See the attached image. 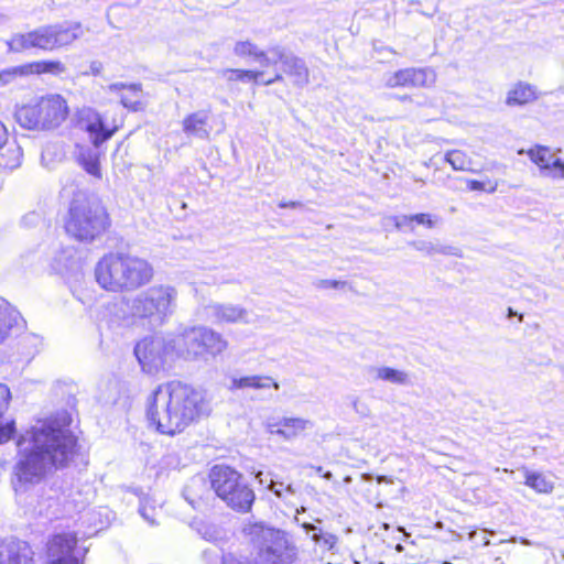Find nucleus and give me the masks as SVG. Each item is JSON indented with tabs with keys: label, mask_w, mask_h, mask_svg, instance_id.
Masks as SVG:
<instances>
[{
	"label": "nucleus",
	"mask_w": 564,
	"mask_h": 564,
	"mask_svg": "<svg viewBox=\"0 0 564 564\" xmlns=\"http://www.w3.org/2000/svg\"><path fill=\"white\" fill-rule=\"evenodd\" d=\"M520 542L524 545H531V542L527 539H521Z\"/></svg>",
	"instance_id": "4d7b16f0"
},
{
	"label": "nucleus",
	"mask_w": 564,
	"mask_h": 564,
	"mask_svg": "<svg viewBox=\"0 0 564 564\" xmlns=\"http://www.w3.org/2000/svg\"><path fill=\"white\" fill-rule=\"evenodd\" d=\"M315 470H316L317 474H322L323 473V467L317 466V467H315Z\"/></svg>",
	"instance_id": "13d9d810"
},
{
	"label": "nucleus",
	"mask_w": 564,
	"mask_h": 564,
	"mask_svg": "<svg viewBox=\"0 0 564 564\" xmlns=\"http://www.w3.org/2000/svg\"><path fill=\"white\" fill-rule=\"evenodd\" d=\"M134 354L144 371L154 372L173 360L175 340L166 341L160 336L144 338L137 344Z\"/></svg>",
	"instance_id": "1a4fd4ad"
},
{
	"label": "nucleus",
	"mask_w": 564,
	"mask_h": 564,
	"mask_svg": "<svg viewBox=\"0 0 564 564\" xmlns=\"http://www.w3.org/2000/svg\"><path fill=\"white\" fill-rule=\"evenodd\" d=\"M413 221H415L419 225H423L427 228H433L437 224V218L427 213H420L413 215Z\"/></svg>",
	"instance_id": "ea45409f"
},
{
	"label": "nucleus",
	"mask_w": 564,
	"mask_h": 564,
	"mask_svg": "<svg viewBox=\"0 0 564 564\" xmlns=\"http://www.w3.org/2000/svg\"><path fill=\"white\" fill-rule=\"evenodd\" d=\"M78 122L83 130L88 133L89 140L95 147H99L109 140L119 129L116 121L106 123L101 115L90 107L78 111Z\"/></svg>",
	"instance_id": "9b49d317"
},
{
	"label": "nucleus",
	"mask_w": 564,
	"mask_h": 564,
	"mask_svg": "<svg viewBox=\"0 0 564 564\" xmlns=\"http://www.w3.org/2000/svg\"><path fill=\"white\" fill-rule=\"evenodd\" d=\"M66 99L58 94H50L36 101L20 107L17 120L26 129L51 130L61 126L68 116Z\"/></svg>",
	"instance_id": "20e7f679"
},
{
	"label": "nucleus",
	"mask_w": 564,
	"mask_h": 564,
	"mask_svg": "<svg viewBox=\"0 0 564 564\" xmlns=\"http://www.w3.org/2000/svg\"><path fill=\"white\" fill-rule=\"evenodd\" d=\"M558 151H553L547 147L535 145L529 150H519V154H527L530 160L539 166L543 176L552 180H564V162L557 155Z\"/></svg>",
	"instance_id": "f8f14e48"
},
{
	"label": "nucleus",
	"mask_w": 564,
	"mask_h": 564,
	"mask_svg": "<svg viewBox=\"0 0 564 564\" xmlns=\"http://www.w3.org/2000/svg\"><path fill=\"white\" fill-rule=\"evenodd\" d=\"M524 485L542 495H549L554 490V482L549 476L528 469L524 470Z\"/></svg>",
	"instance_id": "c85d7f7f"
},
{
	"label": "nucleus",
	"mask_w": 564,
	"mask_h": 564,
	"mask_svg": "<svg viewBox=\"0 0 564 564\" xmlns=\"http://www.w3.org/2000/svg\"><path fill=\"white\" fill-rule=\"evenodd\" d=\"M535 98L534 87L529 84L519 83L508 91L506 104L509 106H521L533 101Z\"/></svg>",
	"instance_id": "a878e982"
},
{
	"label": "nucleus",
	"mask_w": 564,
	"mask_h": 564,
	"mask_svg": "<svg viewBox=\"0 0 564 564\" xmlns=\"http://www.w3.org/2000/svg\"><path fill=\"white\" fill-rule=\"evenodd\" d=\"M212 487L219 498L232 509L248 511L253 502V491L240 482V474L228 466L217 465L210 471Z\"/></svg>",
	"instance_id": "0eeeda50"
},
{
	"label": "nucleus",
	"mask_w": 564,
	"mask_h": 564,
	"mask_svg": "<svg viewBox=\"0 0 564 564\" xmlns=\"http://www.w3.org/2000/svg\"><path fill=\"white\" fill-rule=\"evenodd\" d=\"M80 162L87 173L96 177H101L99 155L96 152L87 151L82 153Z\"/></svg>",
	"instance_id": "f704fd0d"
},
{
	"label": "nucleus",
	"mask_w": 564,
	"mask_h": 564,
	"mask_svg": "<svg viewBox=\"0 0 564 564\" xmlns=\"http://www.w3.org/2000/svg\"><path fill=\"white\" fill-rule=\"evenodd\" d=\"M21 318L20 313L8 302L0 300V344L6 339L9 330Z\"/></svg>",
	"instance_id": "bb28decb"
},
{
	"label": "nucleus",
	"mask_w": 564,
	"mask_h": 564,
	"mask_svg": "<svg viewBox=\"0 0 564 564\" xmlns=\"http://www.w3.org/2000/svg\"><path fill=\"white\" fill-rule=\"evenodd\" d=\"M489 544H490V540H489V539H486V540L484 541V545H489Z\"/></svg>",
	"instance_id": "e2e57ef3"
},
{
	"label": "nucleus",
	"mask_w": 564,
	"mask_h": 564,
	"mask_svg": "<svg viewBox=\"0 0 564 564\" xmlns=\"http://www.w3.org/2000/svg\"><path fill=\"white\" fill-rule=\"evenodd\" d=\"M268 488L274 492V495L279 498H285L284 496V484L283 482H276L272 479H270L268 484Z\"/></svg>",
	"instance_id": "37998d69"
},
{
	"label": "nucleus",
	"mask_w": 564,
	"mask_h": 564,
	"mask_svg": "<svg viewBox=\"0 0 564 564\" xmlns=\"http://www.w3.org/2000/svg\"><path fill=\"white\" fill-rule=\"evenodd\" d=\"M11 400V391L9 387L0 382V444L12 438L15 433V423L13 420L3 421L2 416L8 410Z\"/></svg>",
	"instance_id": "4be33fe9"
},
{
	"label": "nucleus",
	"mask_w": 564,
	"mask_h": 564,
	"mask_svg": "<svg viewBox=\"0 0 564 564\" xmlns=\"http://www.w3.org/2000/svg\"><path fill=\"white\" fill-rule=\"evenodd\" d=\"M74 435L56 420L39 421L18 440L20 458L14 467L17 492L39 484L54 467L64 466L74 455Z\"/></svg>",
	"instance_id": "f257e3e1"
},
{
	"label": "nucleus",
	"mask_w": 564,
	"mask_h": 564,
	"mask_svg": "<svg viewBox=\"0 0 564 564\" xmlns=\"http://www.w3.org/2000/svg\"><path fill=\"white\" fill-rule=\"evenodd\" d=\"M443 564H451L449 562H444Z\"/></svg>",
	"instance_id": "774afa93"
},
{
	"label": "nucleus",
	"mask_w": 564,
	"mask_h": 564,
	"mask_svg": "<svg viewBox=\"0 0 564 564\" xmlns=\"http://www.w3.org/2000/svg\"><path fill=\"white\" fill-rule=\"evenodd\" d=\"M109 93L117 94L121 105L132 111H141L145 108L143 93L139 84L115 83L106 87Z\"/></svg>",
	"instance_id": "dca6fc26"
},
{
	"label": "nucleus",
	"mask_w": 564,
	"mask_h": 564,
	"mask_svg": "<svg viewBox=\"0 0 564 564\" xmlns=\"http://www.w3.org/2000/svg\"><path fill=\"white\" fill-rule=\"evenodd\" d=\"M285 494H290V495H294L295 494V489L293 488L292 485L284 486V495Z\"/></svg>",
	"instance_id": "8fccbe9b"
},
{
	"label": "nucleus",
	"mask_w": 564,
	"mask_h": 564,
	"mask_svg": "<svg viewBox=\"0 0 564 564\" xmlns=\"http://www.w3.org/2000/svg\"><path fill=\"white\" fill-rule=\"evenodd\" d=\"M252 534L260 558L268 564H292L296 560V547L285 533L272 528L254 527Z\"/></svg>",
	"instance_id": "6e6552de"
},
{
	"label": "nucleus",
	"mask_w": 564,
	"mask_h": 564,
	"mask_svg": "<svg viewBox=\"0 0 564 564\" xmlns=\"http://www.w3.org/2000/svg\"><path fill=\"white\" fill-rule=\"evenodd\" d=\"M32 554L24 541H0V564H30Z\"/></svg>",
	"instance_id": "a211bd4d"
},
{
	"label": "nucleus",
	"mask_w": 564,
	"mask_h": 564,
	"mask_svg": "<svg viewBox=\"0 0 564 564\" xmlns=\"http://www.w3.org/2000/svg\"><path fill=\"white\" fill-rule=\"evenodd\" d=\"M273 387L275 390H279L280 386L276 381H274L271 377L268 376H245V377H232L230 379V384L228 387L229 390H243V389H254L262 390Z\"/></svg>",
	"instance_id": "412c9836"
},
{
	"label": "nucleus",
	"mask_w": 564,
	"mask_h": 564,
	"mask_svg": "<svg viewBox=\"0 0 564 564\" xmlns=\"http://www.w3.org/2000/svg\"><path fill=\"white\" fill-rule=\"evenodd\" d=\"M323 477H324L325 479H328V480H329V479H332L333 475H332V473H330V471H326V473H324V474H323Z\"/></svg>",
	"instance_id": "864d4df0"
},
{
	"label": "nucleus",
	"mask_w": 564,
	"mask_h": 564,
	"mask_svg": "<svg viewBox=\"0 0 564 564\" xmlns=\"http://www.w3.org/2000/svg\"><path fill=\"white\" fill-rule=\"evenodd\" d=\"M395 550H397L398 552H402V551H403V546H402L401 544H398V545L395 546Z\"/></svg>",
	"instance_id": "052dcab7"
},
{
	"label": "nucleus",
	"mask_w": 564,
	"mask_h": 564,
	"mask_svg": "<svg viewBox=\"0 0 564 564\" xmlns=\"http://www.w3.org/2000/svg\"><path fill=\"white\" fill-rule=\"evenodd\" d=\"M8 52L21 53L29 50H36L35 40L32 30L29 32H18L12 34L6 41Z\"/></svg>",
	"instance_id": "7c9ffc66"
},
{
	"label": "nucleus",
	"mask_w": 564,
	"mask_h": 564,
	"mask_svg": "<svg viewBox=\"0 0 564 564\" xmlns=\"http://www.w3.org/2000/svg\"><path fill=\"white\" fill-rule=\"evenodd\" d=\"M177 295L178 292L174 285L154 284L133 297L131 313L134 317L162 322L173 313Z\"/></svg>",
	"instance_id": "423d86ee"
},
{
	"label": "nucleus",
	"mask_w": 564,
	"mask_h": 564,
	"mask_svg": "<svg viewBox=\"0 0 564 564\" xmlns=\"http://www.w3.org/2000/svg\"><path fill=\"white\" fill-rule=\"evenodd\" d=\"M394 225L397 228H403V227H411V224L413 223V215H404L401 217H394Z\"/></svg>",
	"instance_id": "c03bdc74"
},
{
	"label": "nucleus",
	"mask_w": 564,
	"mask_h": 564,
	"mask_svg": "<svg viewBox=\"0 0 564 564\" xmlns=\"http://www.w3.org/2000/svg\"><path fill=\"white\" fill-rule=\"evenodd\" d=\"M505 542H517V538H511L510 540H501L500 543H505Z\"/></svg>",
	"instance_id": "6e6d98bb"
},
{
	"label": "nucleus",
	"mask_w": 564,
	"mask_h": 564,
	"mask_svg": "<svg viewBox=\"0 0 564 564\" xmlns=\"http://www.w3.org/2000/svg\"><path fill=\"white\" fill-rule=\"evenodd\" d=\"M302 527L307 531H315L317 528L314 524L311 523H303Z\"/></svg>",
	"instance_id": "3c124183"
},
{
	"label": "nucleus",
	"mask_w": 564,
	"mask_h": 564,
	"mask_svg": "<svg viewBox=\"0 0 564 564\" xmlns=\"http://www.w3.org/2000/svg\"><path fill=\"white\" fill-rule=\"evenodd\" d=\"M8 130L6 126L0 121V149L7 143Z\"/></svg>",
	"instance_id": "de8ad7c7"
},
{
	"label": "nucleus",
	"mask_w": 564,
	"mask_h": 564,
	"mask_svg": "<svg viewBox=\"0 0 564 564\" xmlns=\"http://www.w3.org/2000/svg\"><path fill=\"white\" fill-rule=\"evenodd\" d=\"M75 545L76 538L73 534H57L48 543V555L52 558L72 557L70 552Z\"/></svg>",
	"instance_id": "b1692460"
},
{
	"label": "nucleus",
	"mask_w": 564,
	"mask_h": 564,
	"mask_svg": "<svg viewBox=\"0 0 564 564\" xmlns=\"http://www.w3.org/2000/svg\"><path fill=\"white\" fill-rule=\"evenodd\" d=\"M28 75H44L50 74L58 76L66 72V66L61 61L43 59L25 63Z\"/></svg>",
	"instance_id": "393cba45"
},
{
	"label": "nucleus",
	"mask_w": 564,
	"mask_h": 564,
	"mask_svg": "<svg viewBox=\"0 0 564 564\" xmlns=\"http://www.w3.org/2000/svg\"><path fill=\"white\" fill-rule=\"evenodd\" d=\"M384 85L395 87H430L436 80L435 73L430 68H403L387 73L383 76Z\"/></svg>",
	"instance_id": "ddd939ff"
},
{
	"label": "nucleus",
	"mask_w": 564,
	"mask_h": 564,
	"mask_svg": "<svg viewBox=\"0 0 564 564\" xmlns=\"http://www.w3.org/2000/svg\"><path fill=\"white\" fill-rule=\"evenodd\" d=\"M208 412L209 402L203 390L171 381L158 387L150 395L147 416L158 432L173 436Z\"/></svg>",
	"instance_id": "f03ea898"
},
{
	"label": "nucleus",
	"mask_w": 564,
	"mask_h": 564,
	"mask_svg": "<svg viewBox=\"0 0 564 564\" xmlns=\"http://www.w3.org/2000/svg\"><path fill=\"white\" fill-rule=\"evenodd\" d=\"M262 476H263V473L259 471V473H257L256 478L259 480L260 484H265L267 481L264 480V478Z\"/></svg>",
	"instance_id": "603ef678"
},
{
	"label": "nucleus",
	"mask_w": 564,
	"mask_h": 564,
	"mask_svg": "<svg viewBox=\"0 0 564 564\" xmlns=\"http://www.w3.org/2000/svg\"><path fill=\"white\" fill-rule=\"evenodd\" d=\"M177 354L184 356L187 359H198L205 357L204 346L200 345V340H194L188 338H177Z\"/></svg>",
	"instance_id": "2f4dec72"
},
{
	"label": "nucleus",
	"mask_w": 564,
	"mask_h": 564,
	"mask_svg": "<svg viewBox=\"0 0 564 564\" xmlns=\"http://www.w3.org/2000/svg\"><path fill=\"white\" fill-rule=\"evenodd\" d=\"M346 284L347 283L345 281L319 280L316 285L319 289H344Z\"/></svg>",
	"instance_id": "79ce46f5"
},
{
	"label": "nucleus",
	"mask_w": 564,
	"mask_h": 564,
	"mask_svg": "<svg viewBox=\"0 0 564 564\" xmlns=\"http://www.w3.org/2000/svg\"><path fill=\"white\" fill-rule=\"evenodd\" d=\"M91 68H93V72H94L95 74H98V73H99V66H98V67L91 66Z\"/></svg>",
	"instance_id": "680f3d73"
},
{
	"label": "nucleus",
	"mask_w": 564,
	"mask_h": 564,
	"mask_svg": "<svg viewBox=\"0 0 564 564\" xmlns=\"http://www.w3.org/2000/svg\"><path fill=\"white\" fill-rule=\"evenodd\" d=\"M108 226V216L102 206L86 197H76L70 205L65 223L67 234L79 241H91Z\"/></svg>",
	"instance_id": "39448f33"
},
{
	"label": "nucleus",
	"mask_w": 564,
	"mask_h": 564,
	"mask_svg": "<svg viewBox=\"0 0 564 564\" xmlns=\"http://www.w3.org/2000/svg\"><path fill=\"white\" fill-rule=\"evenodd\" d=\"M373 378L393 384H409L410 375L401 369L380 366L372 369Z\"/></svg>",
	"instance_id": "cd10ccee"
},
{
	"label": "nucleus",
	"mask_w": 564,
	"mask_h": 564,
	"mask_svg": "<svg viewBox=\"0 0 564 564\" xmlns=\"http://www.w3.org/2000/svg\"><path fill=\"white\" fill-rule=\"evenodd\" d=\"M361 478H362L364 480H367V481H368V480H370V479H371V475H369V474H362V475H361Z\"/></svg>",
	"instance_id": "5fc2aeb1"
},
{
	"label": "nucleus",
	"mask_w": 564,
	"mask_h": 564,
	"mask_svg": "<svg viewBox=\"0 0 564 564\" xmlns=\"http://www.w3.org/2000/svg\"><path fill=\"white\" fill-rule=\"evenodd\" d=\"M467 186L470 191H484L487 193H495L498 187L497 181H476V180H468Z\"/></svg>",
	"instance_id": "e433bc0d"
},
{
	"label": "nucleus",
	"mask_w": 564,
	"mask_h": 564,
	"mask_svg": "<svg viewBox=\"0 0 564 564\" xmlns=\"http://www.w3.org/2000/svg\"><path fill=\"white\" fill-rule=\"evenodd\" d=\"M50 564H79L75 557L52 558Z\"/></svg>",
	"instance_id": "49530a36"
},
{
	"label": "nucleus",
	"mask_w": 564,
	"mask_h": 564,
	"mask_svg": "<svg viewBox=\"0 0 564 564\" xmlns=\"http://www.w3.org/2000/svg\"><path fill=\"white\" fill-rule=\"evenodd\" d=\"M102 388L109 390V393L105 394L100 391V393L98 394V399L105 403L113 402L117 399L118 394L117 384L115 382H102L99 386V389L101 390Z\"/></svg>",
	"instance_id": "58836bf2"
},
{
	"label": "nucleus",
	"mask_w": 564,
	"mask_h": 564,
	"mask_svg": "<svg viewBox=\"0 0 564 564\" xmlns=\"http://www.w3.org/2000/svg\"><path fill=\"white\" fill-rule=\"evenodd\" d=\"M344 481H345L346 484H349V482L351 481V477H350V476H346V477L344 478Z\"/></svg>",
	"instance_id": "bf43d9fd"
},
{
	"label": "nucleus",
	"mask_w": 564,
	"mask_h": 564,
	"mask_svg": "<svg viewBox=\"0 0 564 564\" xmlns=\"http://www.w3.org/2000/svg\"><path fill=\"white\" fill-rule=\"evenodd\" d=\"M312 540L321 545L324 551H330L337 543V536L330 533L312 535Z\"/></svg>",
	"instance_id": "4c0bfd02"
},
{
	"label": "nucleus",
	"mask_w": 564,
	"mask_h": 564,
	"mask_svg": "<svg viewBox=\"0 0 564 564\" xmlns=\"http://www.w3.org/2000/svg\"><path fill=\"white\" fill-rule=\"evenodd\" d=\"M154 276L152 264L140 257L108 253L95 267L98 285L112 293L135 291L150 283Z\"/></svg>",
	"instance_id": "7ed1b4c3"
},
{
	"label": "nucleus",
	"mask_w": 564,
	"mask_h": 564,
	"mask_svg": "<svg viewBox=\"0 0 564 564\" xmlns=\"http://www.w3.org/2000/svg\"><path fill=\"white\" fill-rule=\"evenodd\" d=\"M208 120V115L204 111H198L189 115L183 121L184 131L187 134L196 135L199 138H205L208 135L205 126Z\"/></svg>",
	"instance_id": "c756f323"
},
{
	"label": "nucleus",
	"mask_w": 564,
	"mask_h": 564,
	"mask_svg": "<svg viewBox=\"0 0 564 564\" xmlns=\"http://www.w3.org/2000/svg\"><path fill=\"white\" fill-rule=\"evenodd\" d=\"M234 54L241 58L252 57L254 62H258L262 67H269L275 65L276 61L273 59V55L269 56V52H264L258 47L257 44L249 40L238 41L234 45Z\"/></svg>",
	"instance_id": "6ab92c4d"
},
{
	"label": "nucleus",
	"mask_w": 564,
	"mask_h": 564,
	"mask_svg": "<svg viewBox=\"0 0 564 564\" xmlns=\"http://www.w3.org/2000/svg\"><path fill=\"white\" fill-rule=\"evenodd\" d=\"M8 152L12 154V160L4 162L3 165L9 169H14L21 163V150L19 147H12L8 149Z\"/></svg>",
	"instance_id": "a19ab883"
},
{
	"label": "nucleus",
	"mask_w": 564,
	"mask_h": 564,
	"mask_svg": "<svg viewBox=\"0 0 564 564\" xmlns=\"http://www.w3.org/2000/svg\"><path fill=\"white\" fill-rule=\"evenodd\" d=\"M377 481H378L379 484H381V482L392 484V482H393V481H392V479H391V478H389V477H387V476H378V477H377Z\"/></svg>",
	"instance_id": "09e8293b"
},
{
	"label": "nucleus",
	"mask_w": 564,
	"mask_h": 564,
	"mask_svg": "<svg viewBox=\"0 0 564 564\" xmlns=\"http://www.w3.org/2000/svg\"><path fill=\"white\" fill-rule=\"evenodd\" d=\"M444 160L455 171H469L473 165L471 158L466 152L458 149L448 150L444 155Z\"/></svg>",
	"instance_id": "473e14b6"
},
{
	"label": "nucleus",
	"mask_w": 564,
	"mask_h": 564,
	"mask_svg": "<svg viewBox=\"0 0 564 564\" xmlns=\"http://www.w3.org/2000/svg\"><path fill=\"white\" fill-rule=\"evenodd\" d=\"M54 269L57 270V271H61L62 268L56 265Z\"/></svg>",
	"instance_id": "69168bd1"
},
{
	"label": "nucleus",
	"mask_w": 564,
	"mask_h": 564,
	"mask_svg": "<svg viewBox=\"0 0 564 564\" xmlns=\"http://www.w3.org/2000/svg\"><path fill=\"white\" fill-rule=\"evenodd\" d=\"M313 426V422L303 417H282L268 421L265 430L270 435H278L284 441H292Z\"/></svg>",
	"instance_id": "2eb2a0df"
},
{
	"label": "nucleus",
	"mask_w": 564,
	"mask_h": 564,
	"mask_svg": "<svg viewBox=\"0 0 564 564\" xmlns=\"http://www.w3.org/2000/svg\"><path fill=\"white\" fill-rule=\"evenodd\" d=\"M26 65L9 67L0 70V86H6L13 83L18 78L28 77Z\"/></svg>",
	"instance_id": "c9c22d12"
},
{
	"label": "nucleus",
	"mask_w": 564,
	"mask_h": 564,
	"mask_svg": "<svg viewBox=\"0 0 564 564\" xmlns=\"http://www.w3.org/2000/svg\"><path fill=\"white\" fill-rule=\"evenodd\" d=\"M209 308L217 323H248V312L239 305L216 304Z\"/></svg>",
	"instance_id": "aec40b11"
},
{
	"label": "nucleus",
	"mask_w": 564,
	"mask_h": 564,
	"mask_svg": "<svg viewBox=\"0 0 564 564\" xmlns=\"http://www.w3.org/2000/svg\"><path fill=\"white\" fill-rule=\"evenodd\" d=\"M270 53L276 63L281 62L284 65V72L294 77L295 84L304 85L308 83V70L300 58L289 54L280 46L270 48Z\"/></svg>",
	"instance_id": "f3484780"
},
{
	"label": "nucleus",
	"mask_w": 564,
	"mask_h": 564,
	"mask_svg": "<svg viewBox=\"0 0 564 564\" xmlns=\"http://www.w3.org/2000/svg\"><path fill=\"white\" fill-rule=\"evenodd\" d=\"M223 564H250L246 560L239 558L235 555L228 554L223 558Z\"/></svg>",
	"instance_id": "a18cd8bd"
},
{
	"label": "nucleus",
	"mask_w": 564,
	"mask_h": 564,
	"mask_svg": "<svg viewBox=\"0 0 564 564\" xmlns=\"http://www.w3.org/2000/svg\"><path fill=\"white\" fill-rule=\"evenodd\" d=\"M32 32L36 50L45 52H52L63 46L70 45L83 34L78 23L69 25H42L32 30Z\"/></svg>",
	"instance_id": "9d476101"
},
{
	"label": "nucleus",
	"mask_w": 564,
	"mask_h": 564,
	"mask_svg": "<svg viewBox=\"0 0 564 564\" xmlns=\"http://www.w3.org/2000/svg\"><path fill=\"white\" fill-rule=\"evenodd\" d=\"M223 76L231 82H245V83H262L264 85H271L275 82L282 80V75L276 73L274 77L270 79H262L263 72L262 70H252V69H225L223 70Z\"/></svg>",
	"instance_id": "5701e85b"
},
{
	"label": "nucleus",
	"mask_w": 564,
	"mask_h": 564,
	"mask_svg": "<svg viewBox=\"0 0 564 564\" xmlns=\"http://www.w3.org/2000/svg\"><path fill=\"white\" fill-rule=\"evenodd\" d=\"M474 535H475V532H471V533L469 534V538H470V539H473V538H474Z\"/></svg>",
	"instance_id": "338daca9"
},
{
	"label": "nucleus",
	"mask_w": 564,
	"mask_h": 564,
	"mask_svg": "<svg viewBox=\"0 0 564 564\" xmlns=\"http://www.w3.org/2000/svg\"><path fill=\"white\" fill-rule=\"evenodd\" d=\"M139 512L151 525L158 524L161 518V507H158L156 502L150 497L142 498Z\"/></svg>",
	"instance_id": "72a5a7b5"
},
{
	"label": "nucleus",
	"mask_w": 564,
	"mask_h": 564,
	"mask_svg": "<svg viewBox=\"0 0 564 564\" xmlns=\"http://www.w3.org/2000/svg\"><path fill=\"white\" fill-rule=\"evenodd\" d=\"M176 338H188L200 340L204 346L205 356L216 357L228 348V341L224 336L206 326H194L185 328Z\"/></svg>",
	"instance_id": "4468645a"
},
{
	"label": "nucleus",
	"mask_w": 564,
	"mask_h": 564,
	"mask_svg": "<svg viewBox=\"0 0 564 564\" xmlns=\"http://www.w3.org/2000/svg\"><path fill=\"white\" fill-rule=\"evenodd\" d=\"M305 511V508L302 507L301 509H297L296 512L300 513V512H304Z\"/></svg>",
	"instance_id": "0e129e2a"
}]
</instances>
